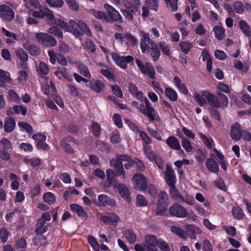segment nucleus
<instances>
[{"instance_id":"nucleus-1","label":"nucleus","mask_w":251,"mask_h":251,"mask_svg":"<svg viewBox=\"0 0 251 251\" xmlns=\"http://www.w3.org/2000/svg\"><path fill=\"white\" fill-rule=\"evenodd\" d=\"M67 31L71 32L74 36L77 37L83 35L85 33L89 36L92 35L91 31L87 25L82 21H78L76 23L74 20H70Z\"/></svg>"},{"instance_id":"nucleus-2","label":"nucleus","mask_w":251,"mask_h":251,"mask_svg":"<svg viewBox=\"0 0 251 251\" xmlns=\"http://www.w3.org/2000/svg\"><path fill=\"white\" fill-rule=\"evenodd\" d=\"M145 105L141 104L139 106L138 103L136 101L131 102L133 107L138 109L141 112L147 116L151 121H154L155 109L151 106L150 102L147 98H145Z\"/></svg>"},{"instance_id":"nucleus-3","label":"nucleus","mask_w":251,"mask_h":251,"mask_svg":"<svg viewBox=\"0 0 251 251\" xmlns=\"http://www.w3.org/2000/svg\"><path fill=\"white\" fill-rule=\"evenodd\" d=\"M168 205V196L166 192H160L159 195V200L157 202L156 215H163L166 211Z\"/></svg>"},{"instance_id":"nucleus-4","label":"nucleus","mask_w":251,"mask_h":251,"mask_svg":"<svg viewBox=\"0 0 251 251\" xmlns=\"http://www.w3.org/2000/svg\"><path fill=\"white\" fill-rule=\"evenodd\" d=\"M133 187L139 191H144L148 188L147 179L146 177L141 174H136L132 177Z\"/></svg>"},{"instance_id":"nucleus-5","label":"nucleus","mask_w":251,"mask_h":251,"mask_svg":"<svg viewBox=\"0 0 251 251\" xmlns=\"http://www.w3.org/2000/svg\"><path fill=\"white\" fill-rule=\"evenodd\" d=\"M107 11V14L106 16L105 20L110 23L114 22H122V18L119 12L113 7L108 4H105L104 6Z\"/></svg>"},{"instance_id":"nucleus-6","label":"nucleus","mask_w":251,"mask_h":251,"mask_svg":"<svg viewBox=\"0 0 251 251\" xmlns=\"http://www.w3.org/2000/svg\"><path fill=\"white\" fill-rule=\"evenodd\" d=\"M136 62L142 74L148 75L151 79L155 78V70L152 65L148 63L144 64L139 59H136Z\"/></svg>"},{"instance_id":"nucleus-7","label":"nucleus","mask_w":251,"mask_h":251,"mask_svg":"<svg viewBox=\"0 0 251 251\" xmlns=\"http://www.w3.org/2000/svg\"><path fill=\"white\" fill-rule=\"evenodd\" d=\"M169 211L171 215L178 218H184L187 216V214L186 209L177 203L171 206L169 208Z\"/></svg>"},{"instance_id":"nucleus-8","label":"nucleus","mask_w":251,"mask_h":251,"mask_svg":"<svg viewBox=\"0 0 251 251\" xmlns=\"http://www.w3.org/2000/svg\"><path fill=\"white\" fill-rule=\"evenodd\" d=\"M158 240L156 237L151 234L147 235L145 236V241L143 243L144 248L147 251H157L156 248Z\"/></svg>"},{"instance_id":"nucleus-9","label":"nucleus","mask_w":251,"mask_h":251,"mask_svg":"<svg viewBox=\"0 0 251 251\" xmlns=\"http://www.w3.org/2000/svg\"><path fill=\"white\" fill-rule=\"evenodd\" d=\"M38 9H39V11L33 12L32 16L34 18H43L46 17L49 20L53 19V13L49 8L40 6Z\"/></svg>"},{"instance_id":"nucleus-10","label":"nucleus","mask_w":251,"mask_h":251,"mask_svg":"<svg viewBox=\"0 0 251 251\" xmlns=\"http://www.w3.org/2000/svg\"><path fill=\"white\" fill-rule=\"evenodd\" d=\"M112 56L116 64L124 69L126 68L127 63L133 60V57L131 55L121 56L116 53H113L112 54Z\"/></svg>"},{"instance_id":"nucleus-11","label":"nucleus","mask_w":251,"mask_h":251,"mask_svg":"<svg viewBox=\"0 0 251 251\" xmlns=\"http://www.w3.org/2000/svg\"><path fill=\"white\" fill-rule=\"evenodd\" d=\"M0 17L4 20L10 21L14 17V12L9 6L2 4L0 5Z\"/></svg>"},{"instance_id":"nucleus-12","label":"nucleus","mask_w":251,"mask_h":251,"mask_svg":"<svg viewBox=\"0 0 251 251\" xmlns=\"http://www.w3.org/2000/svg\"><path fill=\"white\" fill-rule=\"evenodd\" d=\"M202 96L204 97L210 106L214 108H219L221 106V102L218 98L214 94L204 91L201 92Z\"/></svg>"},{"instance_id":"nucleus-13","label":"nucleus","mask_w":251,"mask_h":251,"mask_svg":"<svg viewBox=\"0 0 251 251\" xmlns=\"http://www.w3.org/2000/svg\"><path fill=\"white\" fill-rule=\"evenodd\" d=\"M113 187L115 189H116L119 191L121 196L125 199L127 201H130L129 191L127 187L124 184L115 182L113 183Z\"/></svg>"},{"instance_id":"nucleus-14","label":"nucleus","mask_w":251,"mask_h":251,"mask_svg":"<svg viewBox=\"0 0 251 251\" xmlns=\"http://www.w3.org/2000/svg\"><path fill=\"white\" fill-rule=\"evenodd\" d=\"M110 164L114 168L117 176L122 175L124 178H126L123 164L120 160L113 158L110 160Z\"/></svg>"},{"instance_id":"nucleus-15","label":"nucleus","mask_w":251,"mask_h":251,"mask_svg":"<svg viewBox=\"0 0 251 251\" xmlns=\"http://www.w3.org/2000/svg\"><path fill=\"white\" fill-rule=\"evenodd\" d=\"M243 130L241 128V125L236 123L231 125L230 131V137L234 140L239 141L242 137Z\"/></svg>"},{"instance_id":"nucleus-16","label":"nucleus","mask_w":251,"mask_h":251,"mask_svg":"<svg viewBox=\"0 0 251 251\" xmlns=\"http://www.w3.org/2000/svg\"><path fill=\"white\" fill-rule=\"evenodd\" d=\"M122 3L127 10L132 13H135L138 10V7L141 3L139 0H123Z\"/></svg>"},{"instance_id":"nucleus-17","label":"nucleus","mask_w":251,"mask_h":251,"mask_svg":"<svg viewBox=\"0 0 251 251\" xmlns=\"http://www.w3.org/2000/svg\"><path fill=\"white\" fill-rule=\"evenodd\" d=\"M142 38L141 39V48L143 53H145L150 49L149 45L153 44L154 42L152 41L150 38L149 34L144 32H142Z\"/></svg>"},{"instance_id":"nucleus-18","label":"nucleus","mask_w":251,"mask_h":251,"mask_svg":"<svg viewBox=\"0 0 251 251\" xmlns=\"http://www.w3.org/2000/svg\"><path fill=\"white\" fill-rule=\"evenodd\" d=\"M165 177L169 186H173L175 184L176 177L172 168L169 165H167L165 172Z\"/></svg>"},{"instance_id":"nucleus-19","label":"nucleus","mask_w":251,"mask_h":251,"mask_svg":"<svg viewBox=\"0 0 251 251\" xmlns=\"http://www.w3.org/2000/svg\"><path fill=\"white\" fill-rule=\"evenodd\" d=\"M98 205L101 206H114L116 204L115 201L104 194L98 196Z\"/></svg>"},{"instance_id":"nucleus-20","label":"nucleus","mask_w":251,"mask_h":251,"mask_svg":"<svg viewBox=\"0 0 251 251\" xmlns=\"http://www.w3.org/2000/svg\"><path fill=\"white\" fill-rule=\"evenodd\" d=\"M166 143L168 146L173 150H179L181 148L178 140L174 136L169 137L166 139Z\"/></svg>"},{"instance_id":"nucleus-21","label":"nucleus","mask_w":251,"mask_h":251,"mask_svg":"<svg viewBox=\"0 0 251 251\" xmlns=\"http://www.w3.org/2000/svg\"><path fill=\"white\" fill-rule=\"evenodd\" d=\"M23 47L29 51L31 55L37 56L41 53L40 49L34 45L29 44L28 43H25L23 44Z\"/></svg>"},{"instance_id":"nucleus-22","label":"nucleus","mask_w":251,"mask_h":251,"mask_svg":"<svg viewBox=\"0 0 251 251\" xmlns=\"http://www.w3.org/2000/svg\"><path fill=\"white\" fill-rule=\"evenodd\" d=\"M15 126V119L12 117H7L5 119L4 122V131L6 132H10L14 129Z\"/></svg>"},{"instance_id":"nucleus-23","label":"nucleus","mask_w":251,"mask_h":251,"mask_svg":"<svg viewBox=\"0 0 251 251\" xmlns=\"http://www.w3.org/2000/svg\"><path fill=\"white\" fill-rule=\"evenodd\" d=\"M70 207L72 210L75 211L79 217L82 218H87V213L82 206L77 204H72L70 205Z\"/></svg>"},{"instance_id":"nucleus-24","label":"nucleus","mask_w":251,"mask_h":251,"mask_svg":"<svg viewBox=\"0 0 251 251\" xmlns=\"http://www.w3.org/2000/svg\"><path fill=\"white\" fill-rule=\"evenodd\" d=\"M24 161L26 164H29L33 168L38 167L41 163V159L37 157L28 158L27 156H25L24 158Z\"/></svg>"},{"instance_id":"nucleus-25","label":"nucleus","mask_w":251,"mask_h":251,"mask_svg":"<svg viewBox=\"0 0 251 251\" xmlns=\"http://www.w3.org/2000/svg\"><path fill=\"white\" fill-rule=\"evenodd\" d=\"M174 81L175 85L178 88L181 92L184 94H187L188 92V90L186 85L184 83H181V81L180 78L176 76L174 78Z\"/></svg>"},{"instance_id":"nucleus-26","label":"nucleus","mask_w":251,"mask_h":251,"mask_svg":"<svg viewBox=\"0 0 251 251\" xmlns=\"http://www.w3.org/2000/svg\"><path fill=\"white\" fill-rule=\"evenodd\" d=\"M106 176L107 180L108 182V185L106 187H109L112 185L113 186V183L117 182L115 180V176H117L116 173L114 172V171L111 169H108L106 171Z\"/></svg>"},{"instance_id":"nucleus-27","label":"nucleus","mask_w":251,"mask_h":251,"mask_svg":"<svg viewBox=\"0 0 251 251\" xmlns=\"http://www.w3.org/2000/svg\"><path fill=\"white\" fill-rule=\"evenodd\" d=\"M239 25L240 29L247 36L251 37V28L245 21H240Z\"/></svg>"},{"instance_id":"nucleus-28","label":"nucleus","mask_w":251,"mask_h":251,"mask_svg":"<svg viewBox=\"0 0 251 251\" xmlns=\"http://www.w3.org/2000/svg\"><path fill=\"white\" fill-rule=\"evenodd\" d=\"M150 54L154 61H156L160 56V50L158 48L157 45L155 42L151 46Z\"/></svg>"},{"instance_id":"nucleus-29","label":"nucleus","mask_w":251,"mask_h":251,"mask_svg":"<svg viewBox=\"0 0 251 251\" xmlns=\"http://www.w3.org/2000/svg\"><path fill=\"white\" fill-rule=\"evenodd\" d=\"M206 166L211 172L216 173L219 171V166L217 162L212 159H207L206 163Z\"/></svg>"},{"instance_id":"nucleus-30","label":"nucleus","mask_w":251,"mask_h":251,"mask_svg":"<svg viewBox=\"0 0 251 251\" xmlns=\"http://www.w3.org/2000/svg\"><path fill=\"white\" fill-rule=\"evenodd\" d=\"M123 234L129 242L133 243L136 241V236L132 229L125 230Z\"/></svg>"},{"instance_id":"nucleus-31","label":"nucleus","mask_w":251,"mask_h":251,"mask_svg":"<svg viewBox=\"0 0 251 251\" xmlns=\"http://www.w3.org/2000/svg\"><path fill=\"white\" fill-rule=\"evenodd\" d=\"M187 228L189 232V236L191 238H195L196 234H201L202 233L201 229L194 225H188L187 226Z\"/></svg>"},{"instance_id":"nucleus-32","label":"nucleus","mask_w":251,"mask_h":251,"mask_svg":"<svg viewBox=\"0 0 251 251\" xmlns=\"http://www.w3.org/2000/svg\"><path fill=\"white\" fill-rule=\"evenodd\" d=\"M171 187L170 195L172 198L179 202V200H182V196L179 194L178 190L176 189L175 184L173 186H169Z\"/></svg>"},{"instance_id":"nucleus-33","label":"nucleus","mask_w":251,"mask_h":251,"mask_svg":"<svg viewBox=\"0 0 251 251\" xmlns=\"http://www.w3.org/2000/svg\"><path fill=\"white\" fill-rule=\"evenodd\" d=\"M47 239L42 235H36L34 239V244L36 246H41L46 244Z\"/></svg>"},{"instance_id":"nucleus-34","label":"nucleus","mask_w":251,"mask_h":251,"mask_svg":"<svg viewBox=\"0 0 251 251\" xmlns=\"http://www.w3.org/2000/svg\"><path fill=\"white\" fill-rule=\"evenodd\" d=\"M77 67L79 70V73L86 77H90L91 75L88 67L84 64L79 63Z\"/></svg>"},{"instance_id":"nucleus-35","label":"nucleus","mask_w":251,"mask_h":251,"mask_svg":"<svg viewBox=\"0 0 251 251\" xmlns=\"http://www.w3.org/2000/svg\"><path fill=\"white\" fill-rule=\"evenodd\" d=\"M148 201L143 195L137 194L136 197V203L138 206H146L148 204Z\"/></svg>"},{"instance_id":"nucleus-36","label":"nucleus","mask_w":251,"mask_h":251,"mask_svg":"<svg viewBox=\"0 0 251 251\" xmlns=\"http://www.w3.org/2000/svg\"><path fill=\"white\" fill-rule=\"evenodd\" d=\"M166 96L172 101H175L177 99L176 92L171 88H167L165 89Z\"/></svg>"},{"instance_id":"nucleus-37","label":"nucleus","mask_w":251,"mask_h":251,"mask_svg":"<svg viewBox=\"0 0 251 251\" xmlns=\"http://www.w3.org/2000/svg\"><path fill=\"white\" fill-rule=\"evenodd\" d=\"M43 199L45 202L49 204L53 203L56 200L54 195L51 192L45 193L43 196Z\"/></svg>"},{"instance_id":"nucleus-38","label":"nucleus","mask_w":251,"mask_h":251,"mask_svg":"<svg viewBox=\"0 0 251 251\" xmlns=\"http://www.w3.org/2000/svg\"><path fill=\"white\" fill-rule=\"evenodd\" d=\"M0 146L2 148V150L9 151L12 150V144L11 142L7 138H4L0 140Z\"/></svg>"},{"instance_id":"nucleus-39","label":"nucleus","mask_w":251,"mask_h":251,"mask_svg":"<svg viewBox=\"0 0 251 251\" xmlns=\"http://www.w3.org/2000/svg\"><path fill=\"white\" fill-rule=\"evenodd\" d=\"M50 21L52 24L54 23L57 26H59L60 28L64 29L66 31H67L69 26V24L68 23H65V22L61 20L60 19H55L54 17L53 19Z\"/></svg>"},{"instance_id":"nucleus-40","label":"nucleus","mask_w":251,"mask_h":251,"mask_svg":"<svg viewBox=\"0 0 251 251\" xmlns=\"http://www.w3.org/2000/svg\"><path fill=\"white\" fill-rule=\"evenodd\" d=\"M91 87L94 91L100 93L104 87L103 83L100 80L96 81L94 83H91Z\"/></svg>"},{"instance_id":"nucleus-41","label":"nucleus","mask_w":251,"mask_h":251,"mask_svg":"<svg viewBox=\"0 0 251 251\" xmlns=\"http://www.w3.org/2000/svg\"><path fill=\"white\" fill-rule=\"evenodd\" d=\"M16 54L17 57L23 63L27 61L28 59V55L22 49H18L16 51Z\"/></svg>"},{"instance_id":"nucleus-42","label":"nucleus","mask_w":251,"mask_h":251,"mask_svg":"<svg viewBox=\"0 0 251 251\" xmlns=\"http://www.w3.org/2000/svg\"><path fill=\"white\" fill-rule=\"evenodd\" d=\"M214 31L217 39L221 40L224 36L225 29L221 26H216L214 28Z\"/></svg>"},{"instance_id":"nucleus-43","label":"nucleus","mask_w":251,"mask_h":251,"mask_svg":"<svg viewBox=\"0 0 251 251\" xmlns=\"http://www.w3.org/2000/svg\"><path fill=\"white\" fill-rule=\"evenodd\" d=\"M171 231L180 237L185 239L187 237L185 231L181 228L176 226H172Z\"/></svg>"},{"instance_id":"nucleus-44","label":"nucleus","mask_w":251,"mask_h":251,"mask_svg":"<svg viewBox=\"0 0 251 251\" xmlns=\"http://www.w3.org/2000/svg\"><path fill=\"white\" fill-rule=\"evenodd\" d=\"M57 44L55 38L50 34H48L43 46L47 47H54Z\"/></svg>"},{"instance_id":"nucleus-45","label":"nucleus","mask_w":251,"mask_h":251,"mask_svg":"<svg viewBox=\"0 0 251 251\" xmlns=\"http://www.w3.org/2000/svg\"><path fill=\"white\" fill-rule=\"evenodd\" d=\"M91 129L94 136L96 137L100 136L101 131V127L98 123L92 122V124L91 126Z\"/></svg>"},{"instance_id":"nucleus-46","label":"nucleus","mask_w":251,"mask_h":251,"mask_svg":"<svg viewBox=\"0 0 251 251\" xmlns=\"http://www.w3.org/2000/svg\"><path fill=\"white\" fill-rule=\"evenodd\" d=\"M87 239L88 242L92 247L93 249L95 251H99L100 249V246L96 239L91 235L88 236Z\"/></svg>"},{"instance_id":"nucleus-47","label":"nucleus","mask_w":251,"mask_h":251,"mask_svg":"<svg viewBox=\"0 0 251 251\" xmlns=\"http://www.w3.org/2000/svg\"><path fill=\"white\" fill-rule=\"evenodd\" d=\"M25 5L27 8L30 9H37L41 6L38 0H27L25 2Z\"/></svg>"},{"instance_id":"nucleus-48","label":"nucleus","mask_w":251,"mask_h":251,"mask_svg":"<svg viewBox=\"0 0 251 251\" xmlns=\"http://www.w3.org/2000/svg\"><path fill=\"white\" fill-rule=\"evenodd\" d=\"M179 46L181 51L185 54H187L192 48L191 43L186 41L181 42Z\"/></svg>"},{"instance_id":"nucleus-49","label":"nucleus","mask_w":251,"mask_h":251,"mask_svg":"<svg viewBox=\"0 0 251 251\" xmlns=\"http://www.w3.org/2000/svg\"><path fill=\"white\" fill-rule=\"evenodd\" d=\"M144 150L146 156L149 158L150 160L153 161L155 159V154L149 146H144Z\"/></svg>"},{"instance_id":"nucleus-50","label":"nucleus","mask_w":251,"mask_h":251,"mask_svg":"<svg viewBox=\"0 0 251 251\" xmlns=\"http://www.w3.org/2000/svg\"><path fill=\"white\" fill-rule=\"evenodd\" d=\"M166 3L167 7L172 11L174 12L177 10L178 0H164Z\"/></svg>"},{"instance_id":"nucleus-51","label":"nucleus","mask_w":251,"mask_h":251,"mask_svg":"<svg viewBox=\"0 0 251 251\" xmlns=\"http://www.w3.org/2000/svg\"><path fill=\"white\" fill-rule=\"evenodd\" d=\"M46 2L51 7H61L64 4L63 0H45Z\"/></svg>"},{"instance_id":"nucleus-52","label":"nucleus","mask_w":251,"mask_h":251,"mask_svg":"<svg viewBox=\"0 0 251 251\" xmlns=\"http://www.w3.org/2000/svg\"><path fill=\"white\" fill-rule=\"evenodd\" d=\"M232 213L234 217L239 219H242L244 216L242 209L239 207H233Z\"/></svg>"},{"instance_id":"nucleus-53","label":"nucleus","mask_w":251,"mask_h":251,"mask_svg":"<svg viewBox=\"0 0 251 251\" xmlns=\"http://www.w3.org/2000/svg\"><path fill=\"white\" fill-rule=\"evenodd\" d=\"M48 31L50 33L53 34L55 36H58L60 38H62L63 37V34L62 31L56 26H51L49 29Z\"/></svg>"},{"instance_id":"nucleus-54","label":"nucleus","mask_w":251,"mask_h":251,"mask_svg":"<svg viewBox=\"0 0 251 251\" xmlns=\"http://www.w3.org/2000/svg\"><path fill=\"white\" fill-rule=\"evenodd\" d=\"M157 246L162 251H170L168 244L163 240H158Z\"/></svg>"},{"instance_id":"nucleus-55","label":"nucleus","mask_w":251,"mask_h":251,"mask_svg":"<svg viewBox=\"0 0 251 251\" xmlns=\"http://www.w3.org/2000/svg\"><path fill=\"white\" fill-rule=\"evenodd\" d=\"M181 144L182 147L184 148L187 152H191L193 149V147L191 145L190 142L185 137H183Z\"/></svg>"},{"instance_id":"nucleus-56","label":"nucleus","mask_w":251,"mask_h":251,"mask_svg":"<svg viewBox=\"0 0 251 251\" xmlns=\"http://www.w3.org/2000/svg\"><path fill=\"white\" fill-rule=\"evenodd\" d=\"M217 95L220 99V101H221V106L223 107H226L228 104V100L227 97L224 94L221 92H218Z\"/></svg>"},{"instance_id":"nucleus-57","label":"nucleus","mask_w":251,"mask_h":251,"mask_svg":"<svg viewBox=\"0 0 251 251\" xmlns=\"http://www.w3.org/2000/svg\"><path fill=\"white\" fill-rule=\"evenodd\" d=\"M9 235V232L8 230L2 227L0 228V238L3 243L7 241Z\"/></svg>"},{"instance_id":"nucleus-58","label":"nucleus","mask_w":251,"mask_h":251,"mask_svg":"<svg viewBox=\"0 0 251 251\" xmlns=\"http://www.w3.org/2000/svg\"><path fill=\"white\" fill-rule=\"evenodd\" d=\"M13 110L15 113L19 114L21 113L23 115H25L27 112L26 108L23 105H15L13 107Z\"/></svg>"},{"instance_id":"nucleus-59","label":"nucleus","mask_w":251,"mask_h":251,"mask_svg":"<svg viewBox=\"0 0 251 251\" xmlns=\"http://www.w3.org/2000/svg\"><path fill=\"white\" fill-rule=\"evenodd\" d=\"M233 8L235 12L241 14L244 12V6L241 1H236L233 4Z\"/></svg>"},{"instance_id":"nucleus-60","label":"nucleus","mask_w":251,"mask_h":251,"mask_svg":"<svg viewBox=\"0 0 251 251\" xmlns=\"http://www.w3.org/2000/svg\"><path fill=\"white\" fill-rule=\"evenodd\" d=\"M146 3L151 10L157 11L158 7V0H146Z\"/></svg>"},{"instance_id":"nucleus-61","label":"nucleus","mask_w":251,"mask_h":251,"mask_svg":"<svg viewBox=\"0 0 251 251\" xmlns=\"http://www.w3.org/2000/svg\"><path fill=\"white\" fill-rule=\"evenodd\" d=\"M113 93L119 97V98H122L123 94L121 88L117 85H112L111 86Z\"/></svg>"},{"instance_id":"nucleus-62","label":"nucleus","mask_w":251,"mask_h":251,"mask_svg":"<svg viewBox=\"0 0 251 251\" xmlns=\"http://www.w3.org/2000/svg\"><path fill=\"white\" fill-rule=\"evenodd\" d=\"M9 96L14 102L17 103H20L21 102L20 97L13 90H9Z\"/></svg>"},{"instance_id":"nucleus-63","label":"nucleus","mask_w":251,"mask_h":251,"mask_svg":"<svg viewBox=\"0 0 251 251\" xmlns=\"http://www.w3.org/2000/svg\"><path fill=\"white\" fill-rule=\"evenodd\" d=\"M48 34V33L43 32L36 33L35 36L37 38V42L43 45Z\"/></svg>"},{"instance_id":"nucleus-64","label":"nucleus","mask_w":251,"mask_h":251,"mask_svg":"<svg viewBox=\"0 0 251 251\" xmlns=\"http://www.w3.org/2000/svg\"><path fill=\"white\" fill-rule=\"evenodd\" d=\"M38 72L41 74L47 75L49 72L48 66L44 62H40L39 65Z\"/></svg>"}]
</instances>
